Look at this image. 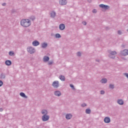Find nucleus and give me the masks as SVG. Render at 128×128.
I'll use <instances>...</instances> for the list:
<instances>
[{
	"label": "nucleus",
	"instance_id": "1",
	"mask_svg": "<svg viewBox=\"0 0 128 128\" xmlns=\"http://www.w3.org/2000/svg\"><path fill=\"white\" fill-rule=\"evenodd\" d=\"M20 24L24 28H28L32 24V22L28 19H23L20 21Z\"/></svg>",
	"mask_w": 128,
	"mask_h": 128
},
{
	"label": "nucleus",
	"instance_id": "2",
	"mask_svg": "<svg viewBox=\"0 0 128 128\" xmlns=\"http://www.w3.org/2000/svg\"><path fill=\"white\" fill-rule=\"evenodd\" d=\"M108 52L109 54L108 56L110 58H116L115 54H116V52L112 51V50H108Z\"/></svg>",
	"mask_w": 128,
	"mask_h": 128
},
{
	"label": "nucleus",
	"instance_id": "3",
	"mask_svg": "<svg viewBox=\"0 0 128 128\" xmlns=\"http://www.w3.org/2000/svg\"><path fill=\"white\" fill-rule=\"evenodd\" d=\"M27 51L28 52H29V54H34V52H36V50L34 49V48L32 46H30L29 48H27Z\"/></svg>",
	"mask_w": 128,
	"mask_h": 128
},
{
	"label": "nucleus",
	"instance_id": "4",
	"mask_svg": "<svg viewBox=\"0 0 128 128\" xmlns=\"http://www.w3.org/2000/svg\"><path fill=\"white\" fill-rule=\"evenodd\" d=\"M52 86L54 88H58L60 86V82L58 80L54 81L52 84Z\"/></svg>",
	"mask_w": 128,
	"mask_h": 128
},
{
	"label": "nucleus",
	"instance_id": "5",
	"mask_svg": "<svg viewBox=\"0 0 128 128\" xmlns=\"http://www.w3.org/2000/svg\"><path fill=\"white\" fill-rule=\"evenodd\" d=\"M50 120V116L48 115L44 114L42 116V122H46Z\"/></svg>",
	"mask_w": 128,
	"mask_h": 128
},
{
	"label": "nucleus",
	"instance_id": "6",
	"mask_svg": "<svg viewBox=\"0 0 128 128\" xmlns=\"http://www.w3.org/2000/svg\"><path fill=\"white\" fill-rule=\"evenodd\" d=\"M120 55L124 56H128V50L125 49L122 51H120Z\"/></svg>",
	"mask_w": 128,
	"mask_h": 128
},
{
	"label": "nucleus",
	"instance_id": "7",
	"mask_svg": "<svg viewBox=\"0 0 128 128\" xmlns=\"http://www.w3.org/2000/svg\"><path fill=\"white\" fill-rule=\"evenodd\" d=\"M66 4H68L67 0H59V4L60 6H66Z\"/></svg>",
	"mask_w": 128,
	"mask_h": 128
},
{
	"label": "nucleus",
	"instance_id": "8",
	"mask_svg": "<svg viewBox=\"0 0 128 128\" xmlns=\"http://www.w3.org/2000/svg\"><path fill=\"white\" fill-rule=\"evenodd\" d=\"M100 8H104V10H108L110 8V6L108 5H105L104 4H100L99 5Z\"/></svg>",
	"mask_w": 128,
	"mask_h": 128
},
{
	"label": "nucleus",
	"instance_id": "9",
	"mask_svg": "<svg viewBox=\"0 0 128 128\" xmlns=\"http://www.w3.org/2000/svg\"><path fill=\"white\" fill-rule=\"evenodd\" d=\"M54 94L56 96H62V92L60 90H56L54 92Z\"/></svg>",
	"mask_w": 128,
	"mask_h": 128
},
{
	"label": "nucleus",
	"instance_id": "10",
	"mask_svg": "<svg viewBox=\"0 0 128 128\" xmlns=\"http://www.w3.org/2000/svg\"><path fill=\"white\" fill-rule=\"evenodd\" d=\"M110 117L107 116L104 118V122H106V124H110Z\"/></svg>",
	"mask_w": 128,
	"mask_h": 128
},
{
	"label": "nucleus",
	"instance_id": "11",
	"mask_svg": "<svg viewBox=\"0 0 128 128\" xmlns=\"http://www.w3.org/2000/svg\"><path fill=\"white\" fill-rule=\"evenodd\" d=\"M59 28L60 30H64L66 28V26L64 24H61L59 26Z\"/></svg>",
	"mask_w": 128,
	"mask_h": 128
},
{
	"label": "nucleus",
	"instance_id": "12",
	"mask_svg": "<svg viewBox=\"0 0 128 128\" xmlns=\"http://www.w3.org/2000/svg\"><path fill=\"white\" fill-rule=\"evenodd\" d=\"M32 44L34 46H39L40 44V42L36 40H35L32 42Z\"/></svg>",
	"mask_w": 128,
	"mask_h": 128
},
{
	"label": "nucleus",
	"instance_id": "13",
	"mask_svg": "<svg viewBox=\"0 0 128 128\" xmlns=\"http://www.w3.org/2000/svg\"><path fill=\"white\" fill-rule=\"evenodd\" d=\"M6 73L2 72L0 74V78L1 80L6 79Z\"/></svg>",
	"mask_w": 128,
	"mask_h": 128
},
{
	"label": "nucleus",
	"instance_id": "14",
	"mask_svg": "<svg viewBox=\"0 0 128 128\" xmlns=\"http://www.w3.org/2000/svg\"><path fill=\"white\" fill-rule=\"evenodd\" d=\"M72 118V115L71 114H66V120H70Z\"/></svg>",
	"mask_w": 128,
	"mask_h": 128
},
{
	"label": "nucleus",
	"instance_id": "15",
	"mask_svg": "<svg viewBox=\"0 0 128 128\" xmlns=\"http://www.w3.org/2000/svg\"><path fill=\"white\" fill-rule=\"evenodd\" d=\"M41 114H44H44L47 116L48 114V112L46 110H42L41 112Z\"/></svg>",
	"mask_w": 128,
	"mask_h": 128
},
{
	"label": "nucleus",
	"instance_id": "16",
	"mask_svg": "<svg viewBox=\"0 0 128 128\" xmlns=\"http://www.w3.org/2000/svg\"><path fill=\"white\" fill-rule=\"evenodd\" d=\"M100 82L101 84H106V82H108V79L103 78L100 80Z\"/></svg>",
	"mask_w": 128,
	"mask_h": 128
},
{
	"label": "nucleus",
	"instance_id": "17",
	"mask_svg": "<svg viewBox=\"0 0 128 128\" xmlns=\"http://www.w3.org/2000/svg\"><path fill=\"white\" fill-rule=\"evenodd\" d=\"M117 102L120 106H122V104H124V100H122V99L118 100H117Z\"/></svg>",
	"mask_w": 128,
	"mask_h": 128
},
{
	"label": "nucleus",
	"instance_id": "18",
	"mask_svg": "<svg viewBox=\"0 0 128 128\" xmlns=\"http://www.w3.org/2000/svg\"><path fill=\"white\" fill-rule=\"evenodd\" d=\"M43 60L45 62H46L48 60H50V57L48 56H44L43 58Z\"/></svg>",
	"mask_w": 128,
	"mask_h": 128
},
{
	"label": "nucleus",
	"instance_id": "19",
	"mask_svg": "<svg viewBox=\"0 0 128 128\" xmlns=\"http://www.w3.org/2000/svg\"><path fill=\"white\" fill-rule=\"evenodd\" d=\"M60 80H62V82H64V80H66V77H64V76H62V75H60L59 76Z\"/></svg>",
	"mask_w": 128,
	"mask_h": 128
},
{
	"label": "nucleus",
	"instance_id": "20",
	"mask_svg": "<svg viewBox=\"0 0 128 128\" xmlns=\"http://www.w3.org/2000/svg\"><path fill=\"white\" fill-rule=\"evenodd\" d=\"M20 94L22 98H28V96H26L24 93L22 92Z\"/></svg>",
	"mask_w": 128,
	"mask_h": 128
},
{
	"label": "nucleus",
	"instance_id": "21",
	"mask_svg": "<svg viewBox=\"0 0 128 128\" xmlns=\"http://www.w3.org/2000/svg\"><path fill=\"white\" fill-rule=\"evenodd\" d=\"M5 64H6V66H10L12 64V61H10V60H6L5 62Z\"/></svg>",
	"mask_w": 128,
	"mask_h": 128
},
{
	"label": "nucleus",
	"instance_id": "22",
	"mask_svg": "<svg viewBox=\"0 0 128 128\" xmlns=\"http://www.w3.org/2000/svg\"><path fill=\"white\" fill-rule=\"evenodd\" d=\"M56 12H52L51 13H50V17L52 18H54L56 16Z\"/></svg>",
	"mask_w": 128,
	"mask_h": 128
},
{
	"label": "nucleus",
	"instance_id": "23",
	"mask_svg": "<svg viewBox=\"0 0 128 128\" xmlns=\"http://www.w3.org/2000/svg\"><path fill=\"white\" fill-rule=\"evenodd\" d=\"M48 46V43H43L42 44V48H46Z\"/></svg>",
	"mask_w": 128,
	"mask_h": 128
},
{
	"label": "nucleus",
	"instance_id": "24",
	"mask_svg": "<svg viewBox=\"0 0 128 128\" xmlns=\"http://www.w3.org/2000/svg\"><path fill=\"white\" fill-rule=\"evenodd\" d=\"M92 112V110L90 108H87L86 110V114H90V112Z\"/></svg>",
	"mask_w": 128,
	"mask_h": 128
},
{
	"label": "nucleus",
	"instance_id": "25",
	"mask_svg": "<svg viewBox=\"0 0 128 128\" xmlns=\"http://www.w3.org/2000/svg\"><path fill=\"white\" fill-rule=\"evenodd\" d=\"M55 36L56 38H62V36L60 34H56Z\"/></svg>",
	"mask_w": 128,
	"mask_h": 128
},
{
	"label": "nucleus",
	"instance_id": "26",
	"mask_svg": "<svg viewBox=\"0 0 128 128\" xmlns=\"http://www.w3.org/2000/svg\"><path fill=\"white\" fill-rule=\"evenodd\" d=\"M109 88H111L112 90H114V85L110 84L109 85Z\"/></svg>",
	"mask_w": 128,
	"mask_h": 128
},
{
	"label": "nucleus",
	"instance_id": "27",
	"mask_svg": "<svg viewBox=\"0 0 128 128\" xmlns=\"http://www.w3.org/2000/svg\"><path fill=\"white\" fill-rule=\"evenodd\" d=\"M14 54V52L12 51L9 52V56H12Z\"/></svg>",
	"mask_w": 128,
	"mask_h": 128
},
{
	"label": "nucleus",
	"instance_id": "28",
	"mask_svg": "<svg viewBox=\"0 0 128 128\" xmlns=\"http://www.w3.org/2000/svg\"><path fill=\"white\" fill-rule=\"evenodd\" d=\"M30 20H36V17L34 16H31L30 17Z\"/></svg>",
	"mask_w": 128,
	"mask_h": 128
},
{
	"label": "nucleus",
	"instance_id": "29",
	"mask_svg": "<svg viewBox=\"0 0 128 128\" xmlns=\"http://www.w3.org/2000/svg\"><path fill=\"white\" fill-rule=\"evenodd\" d=\"M81 106L82 108H84V106H86V104L84 103V104H81Z\"/></svg>",
	"mask_w": 128,
	"mask_h": 128
},
{
	"label": "nucleus",
	"instance_id": "30",
	"mask_svg": "<svg viewBox=\"0 0 128 128\" xmlns=\"http://www.w3.org/2000/svg\"><path fill=\"white\" fill-rule=\"evenodd\" d=\"M54 64V62H53V61H49V62H48V64L49 66H51V64Z\"/></svg>",
	"mask_w": 128,
	"mask_h": 128
},
{
	"label": "nucleus",
	"instance_id": "31",
	"mask_svg": "<svg viewBox=\"0 0 128 128\" xmlns=\"http://www.w3.org/2000/svg\"><path fill=\"white\" fill-rule=\"evenodd\" d=\"M77 56H82V53L80 52H77Z\"/></svg>",
	"mask_w": 128,
	"mask_h": 128
},
{
	"label": "nucleus",
	"instance_id": "32",
	"mask_svg": "<svg viewBox=\"0 0 128 128\" xmlns=\"http://www.w3.org/2000/svg\"><path fill=\"white\" fill-rule=\"evenodd\" d=\"M70 86L72 90H74V86L72 84H70Z\"/></svg>",
	"mask_w": 128,
	"mask_h": 128
},
{
	"label": "nucleus",
	"instance_id": "33",
	"mask_svg": "<svg viewBox=\"0 0 128 128\" xmlns=\"http://www.w3.org/2000/svg\"><path fill=\"white\" fill-rule=\"evenodd\" d=\"M100 94H104V90H102L100 92Z\"/></svg>",
	"mask_w": 128,
	"mask_h": 128
},
{
	"label": "nucleus",
	"instance_id": "34",
	"mask_svg": "<svg viewBox=\"0 0 128 128\" xmlns=\"http://www.w3.org/2000/svg\"><path fill=\"white\" fill-rule=\"evenodd\" d=\"M122 34V32L120 30H118V34H119L120 36H121Z\"/></svg>",
	"mask_w": 128,
	"mask_h": 128
},
{
	"label": "nucleus",
	"instance_id": "35",
	"mask_svg": "<svg viewBox=\"0 0 128 128\" xmlns=\"http://www.w3.org/2000/svg\"><path fill=\"white\" fill-rule=\"evenodd\" d=\"M96 9H94L92 10V12H93V14H96Z\"/></svg>",
	"mask_w": 128,
	"mask_h": 128
},
{
	"label": "nucleus",
	"instance_id": "36",
	"mask_svg": "<svg viewBox=\"0 0 128 128\" xmlns=\"http://www.w3.org/2000/svg\"><path fill=\"white\" fill-rule=\"evenodd\" d=\"M124 75L126 76V78H128V73H124Z\"/></svg>",
	"mask_w": 128,
	"mask_h": 128
},
{
	"label": "nucleus",
	"instance_id": "37",
	"mask_svg": "<svg viewBox=\"0 0 128 128\" xmlns=\"http://www.w3.org/2000/svg\"><path fill=\"white\" fill-rule=\"evenodd\" d=\"M4 82H2V80H0V86H2Z\"/></svg>",
	"mask_w": 128,
	"mask_h": 128
},
{
	"label": "nucleus",
	"instance_id": "38",
	"mask_svg": "<svg viewBox=\"0 0 128 128\" xmlns=\"http://www.w3.org/2000/svg\"><path fill=\"white\" fill-rule=\"evenodd\" d=\"M82 24L84 25V26H86V22H82Z\"/></svg>",
	"mask_w": 128,
	"mask_h": 128
},
{
	"label": "nucleus",
	"instance_id": "39",
	"mask_svg": "<svg viewBox=\"0 0 128 128\" xmlns=\"http://www.w3.org/2000/svg\"><path fill=\"white\" fill-rule=\"evenodd\" d=\"M2 6H6V2L2 3Z\"/></svg>",
	"mask_w": 128,
	"mask_h": 128
},
{
	"label": "nucleus",
	"instance_id": "40",
	"mask_svg": "<svg viewBox=\"0 0 128 128\" xmlns=\"http://www.w3.org/2000/svg\"><path fill=\"white\" fill-rule=\"evenodd\" d=\"M96 62H100V60H96Z\"/></svg>",
	"mask_w": 128,
	"mask_h": 128
},
{
	"label": "nucleus",
	"instance_id": "41",
	"mask_svg": "<svg viewBox=\"0 0 128 128\" xmlns=\"http://www.w3.org/2000/svg\"><path fill=\"white\" fill-rule=\"evenodd\" d=\"M4 110V109L2 108H0V112H2Z\"/></svg>",
	"mask_w": 128,
	"mask_h": 128
},
{
	"label": "nucleus",
	"instance_id": "42",
	"mask_svg": "<svg viewBox=\"0 0 128 128\" xmlns=\"http://www.w3.org/2000/svg\"><path fill=\"white\" fill-rule=\"evenodd\" d=\"M108 27H106V29L108 30Z\"/></svg>",
	"mask_w": 128,
	"mask_h": 128
},
{
	"label": "nucleus",
	"instance_id": "43",
	"mask_svg": "<svg viewBox=\"0 0 128 128\" xmlns=\"http://www.w3.org/2000/svg\"><path fill=\"white\" fill-rule=\"evenodd\" d=\"M90 2H92V0H90V1H89Z\"/></svg>",
	"mask_w": 128,
	"mask_h": 128
},
{
	"label": "nucleus",
	"instance_id": "44",
	"mask_svg": "<svg viewBox=\"0 0 128 128\" xmlns=\"http://www.w3.org/2000/svg\"><path fill=\"white\" fill-rule=\"evenodd\" d=\"M122 46H124V45H122Z\"/></svg>",
	"mask_w": 128,
	"mask_h": 128
}]
</instances>
